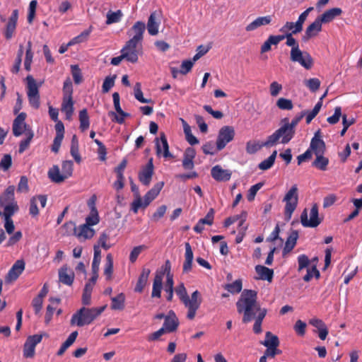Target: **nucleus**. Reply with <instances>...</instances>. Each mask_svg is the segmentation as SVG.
<instances>
[{"label": "nucleus", "instance_id": "obj_1", "mask_svg": "<svg viewBox=\"0 0 362 362\" xmlns=\"http://www.w3.org/2000/svg\"><path fill=\"white\" fill-rule=\"evenodd\" d=\"M257 293L254 290L245 289L236 303L239 313H243V322L245 323L255 319L256 313H260L262 308L257 302Z\"/></svg>", "mask_w": 362, "mask_h": 362}, {"label": "nucleus", "instance_id": "obj_2", "mask_svg": "<svg viewBox=\"0 0 362 362\" xmlns=\"http://www.w3.org/2000/svg\"><path fill=\"white\" fill-rule=\"evenodd\" d=\"M283 37V40L286 39V45L291 47L290 52V59L293 62H298L305 69H310L313 66V59L310 54L306 52H302L299 48V45L296 40L293 37L292 33L287 35H279Z\"/></svg>", "mask_w": 362, "mask_h": 362}, {"label": "nucleus", "instance_id": "obj_3", "mask_svg": "<svg viewBox=\"0 0 362 362\" xmlns=\"http://www.w3.org/2000/svg\"><path fill=\"white\" fill-rule=\"evenodd\" d=\"M175 291L187 309V318L190 320H193L202 303L199 292L198 291H194L189 298L183 283L178 285L175 288Z\"/></svg>", "mask_w": 362, "mask_h": 362}, {"label": "nucleus", "instance_id": "obj_4", "mask_svg": "<svg viewBox=\"0 0 362 362\" xmlns=\"http://www.w3.org/2000/svg\"><path fill=\"white\" fill-rule=\"evenodd\" d=\"M106 306L88 308L83 307L74 313L71 319V325L83 327L90 325L104 311Z\"/></svg>", "mask_w": 362, "mask_h": 362}, {"label": "nucleus", "instance_id": "obj_5", "mask_svg": "<svg viewBox=\"0 0 362 362\" xmlns=\"http://www.w3.org/2000/svg\"><path fill=\"white\" fill-rule=\"evenodd\" d=\"M14 192L15 187L10 185L0 195V208L4 209V214H15L18 210Z\"/></svg>", "mask_w": 362, "mask_h": 362}, {"label": "nucleus", "instance_id": "obj_6", "mask_svg": "<svg viewBox=\"0 0 362 362\" xmlns=\"http://www.w3.org/2000/svg\"><path fill=\"white\" fill-rule=\"evenodd\" d=\"M294 136V134L284 124L272 134L269 136L265 141V145L273 146L278 142L288 144Z\"/></svg>", "mask_w": 362, "mask_h": 362}, {"label": "nucleus", "instance_id": "obj_7", "mask_svg": "<svg viewBox=\"0 0 362 362\" xmlns=\"http://www.w3.org/2000/svg\"><path fill=\"white\" fill-rule=\"evenodd\" d=\"M298 201V187L293 185L291 189L286 192L283 199V202L286 203L284 209L285 219L289 221L293 211L296 210Z\"/></svg>", "mask_w": 362, "mask_h": 362}, {"label": "nucleus", "instance_id": "obj_8", "mask_svg": "<svg viewBox=\"0 0 362 362\" xmlns=\"http://www.w3.org/2000/svg\"><path fill=\"white\" fill-rule=\"evenodd\" d=\"M27 95L31 107L38 109L40 105L39 86L34 78L29 75L26 77Z\"/></svg>", "mask_w": 362, "mask_h": 362}, {"label": "nucleus", "instance_id": "obj_9", "mask_svg": "<svg viewBox=\"0 0 362 362\" xmlns=\"http://www.w3.org/2000/svg\"><path fill=\"white\" fill-rule=\"evenodd\" d=\"M64 227L65 228H69L71 230H74V235L80 241L91 239L95 235V230L91 227L86 224H82L78 227H76L74 223L69 222L65 223Z\"/></svg>", "mask_w": 362, "mask_h": 362}, {"label": "nucleus", "instance_id": "obj_10", "mask_svg": "<svg viewBox=\"0 0 362 362\" xmlns=\"http://www.w3.org/2000/svg\"><path fill=\"white\" fill-rule=\"evenodd\" d=\"M235 136L234 128L231 126H224L221 127L218 132L216 139V149L221 151L230 142Z\"/></svg>", "mask_w": 362, "mask_h": 362}, {"label": "nucleus", "instance_id": "obj_11", "mask_svg": "<svg viewBox=\"0 0 362 362\" xmlns=\"http://www.w3.org/2000/svg\"><path fill=\"white\" fill-rule=\"evenodd\" d=\"M141 47V45L129 40L121 49V53L125 57V60L134 64L139 59V52Z\"/></svg>", "mask_w": 362, "mask_h": 362}, {"label": "nucleus", "instance_id": "obj_12", "mask_svg": "<svg viewBox=\"0 0 362 362\" xmlns=\"http://www.w3.org/2000/svg\"><path fill=\"white\" fill-rule=\"evenodd\" d=\"M42 334L28 336L23 345V356L25 358H32L35 355V347L41 342Z\"/></svg>", "mask_w": 362, "mask_h": 362}, {"label": "nucleus", "instance_id": "obj_13", "mask_svg": "<svg viewBox=\"0 0 362 362\" xmlns=\"http://www.w3.org/2000/svg\"><path fill=\"white\" fill-rule=\"evenodd\" d=\"M300 222L304 227L315 228L321 223L318 217V207L314 204L310 211V219L308 218L307 210L305 209L300 215Z\"/></svg>", "mask_w": 362, "mask_h": 362}, {"label": "nucleus", "instance_id": "obj_14", "mask_svg": "<svg viewBox=\"0 0 362 362\" xmlns=\"http://www.w3.org/2000/svg\"><path fill=\"white\" fill-rule=\"evenodd\" d=\"M26 114L21 112L14 119L13 122V134L15 136H19L23 133L26 134V132L31 129L25 123Z\"/></svg>", "mask_w": 362, "mask_h": 362}, {"label": "nucleus", "instance_id": "obj_15", "mask_svg": "<svg viewBox=\"0 0 362 362\" xmlns=\"http://www.w3.org/2000/svg\"><path fill=\"white\" fill-rule=\"evenodd\" d=\"M153 175V158H150L147 164L142 167L139 173V180L145 186H148L151 182Z\"/></svg>", "mask_w": 362, "mask_h": 362}, {"label": "nucleus", "instance_id": "obj_16", "mask_svg": "<svg viewBox=\"0 0 362 362\" xmlns=\"http://www.w3.org/2000/svg\"><path fill=\"white\" fill-rule=\"evenodd\" d=\"M156 149L158 156H163L164 158H173L169 151V146L165 135L163 133L160 138L156 139Z\"/></svg>", "mask_w": 362, "mask_h": 362}, {"label": "nucleus", "instance_id": "obj_17", "mask_svg": "<svg viewBox=\"0 0 362 362\" xmlns=\"http://www.w3.org/2000/svg\"><path fill=\"white\" fill-rule=\"evenodd\" d=\"M25 269V262L23 259L17 260L9 269L6 276V282L16 281Z\"/></svg>", "mask_w": 362, "mask_h": 362}, {"label": "nucleus", "instance_id": "obj_18", "mask_svg": "<svg viewBox=\"0 0 362 362\" xmlns=\"http://www.w3.org/2000/svg\"><path fill=\"white\" fill-rule=\"evenodd\" d=\"M211 177L218 182L228 181L232 175V172L229 170H225L221 166L216 165L211 170Z\"/></svg>", "mask_w": 362, "mask_h": 362}, {"label": "nucleus", "instance_id": "obj_19", "mask_svg": "<svg viewBox=\"0 0 362 362\" xmlns=\"http://www.w3.org/2000/svg\"><path fill=\"white\" fill-rule=\"evenodd\" d=\"M309 149H310L311 152L313 151L315 155L324 153L325 144L321 139L320 131L315 133L314 136L311 139Z\"/></svg>", "mask_w": 362, "mask_h": 362}, {"label": "nucleus", "instance_id": "obj_20", "mask_svg": "<svg viewBox=\"0 0 362 362\" xmlns=\"http://www.w3.org/2000/svg\"><path fill=\"white\" fill-rule=\"evenodd\" d=\"M18 19V11L15 9L13 11L6 25L4 36L7 40L12 38L16 28Z\"/></svg>", "mask_w": 362, "mask_h": 362}, {"label": "nucleus", "instance_id": "obj_21", "mask_svg": "<svg viewBox=\"0 0 362 362\" xmlns=\"http://www.w3.org/2000/svg\"><path fill=\"white\" fill-rule=\"evenodd\" d=\"M272 21V16L268 15L264 16H259L250 23L247 25L245 27V30L247 32L254 31L262 26L269 25Z\"/></svg>", "mask_w": 362, "mask_h": 362}, {"label": "nucleus", "instance_id": "obj_22", "mask_svg": "<svg viewBox=\"0 0 362 362\" xmlns=\"http://www.w3.org/2000/svg\"><path fill=\"white\" fill-rule=\"evenodd\" d=\"M59 280L65 285H72L74 280V272L67 265H64L59 269Z\"/></svg>", "mask_w": 362, "mask_h": 362}, {"label": "nucleus", "instance_id": "obj_23", "mask_svg": "<svg viewBox=\"0 0 362 362\" xmlns=\"http://www.w3.org/2000/svg\"><path fill=\"white\" fill-rule=\"evenodd\" d=\"M179 321L175 313L170 310L165 317L163 328L166 332H173L177 329Z\"/></svg>", "mask_w": 362, "mask_h": 362}, {"label": "nucleus", "instance_id": "obj_24", "mask_svg": "<svg viewBox=\"0 0 362 362\" xmlns=\"http://www.w3.org/2000/svg\"><path fill=\"white\" fill-rule=\"evenodd\" d=\"M145 30H146V25L144 22H142V21L136 22L131 29V31L133 32L134 35L129 40H133L134 42L141 45Z\"/></svg>", "mask_w": 362, "mask_h": 362}, {"label": "nucleus", "instance_id": "obj_25", "mask_svg": "<svg viewBox=\"0 0 362 362\" xmlns=\"http://www.w3.org/2000/svg\"><path fill=\"white\" fill-rule=\"evenodd\" d=\"M322 22L317 17L313 23H312L307 28L305 32V35L303 37L304 41H307L310 38L316 36L322 30Z\"/></svg>", "mask_w": 362, "mask_h": 362}, {"label": "nucleus", "instance_id": "obj_26", "mask_svg": "<svg viewBox=\"0 0 362 362\" xmlns=\"http://www.w3.org/2000/svg\"><path fill=\"white\" fill-rule=\"evenodd\" d=\"M164 272H159L156 274L154 277L153 288L151 292L152 298H160L161 296V290L163 287V279Z\"/></svg>", "mask_w": 362, "mask_h": 362}, {"label": "nucleus", "instance_id": "obj_27", "mask_svg": "<svg viewBox=\"0 0 362 362\" xmlns=\"http://www.w3.org/2000/svg\"><path fill=\"white\" fill-rule=\"evenodd\" d=\"M160 21L158 18L156 12H153L148 17L146 28L149 35H156L158 33V29L160 26Z\"/></svg>", "mask_w": 362, "mask_h": 362}, {"label": "nucleus", "instance_id": "obj_28", "mask_svg": "<svg viewBox=\"0 0 362 362\" xmlns=\"http://www.w3.org/2000/svg\"><path fill=\"white\" fill-rule=\"evenodd\" d=\"M185 262L183 264V272L187 273L191 271L192 267V262L194 259V255L192 247L189 243H185Z\"/></svg>", "mask_w": 362, "mask_h": 362}, {"label": "nucleus", "instance_id": "obj_29", "mask_svg": "<svg viewBox=\"0 0 362 362\" xmlns=\"http://www.w3.org/2000/svg\"><path fill=\"white\" fill-rule=\"evenodd\" d=\"M112 98L115 110L119 115V116L115 115V120L117 123L122 124L124 121V117H128L129 114L122 110L119 104V95L117 92H115L112 94Z\"/></svg>", "mask_w": 362, "mask_h": 362}, {"label": "nucleus", "instance_id": "obj_30", "mask_svg": "<svg viewBox=\"0 0 362 362\" xmlns=\"http://www.w3.org/2000/svg\"><path fill=\"white\" fill-rule=\"evenodd\" d=\"M150 273L151 270L149 269L144 268L142 269L134 289L136 292L141 293L143 291L147 284Z\"/></svg>", "mask_w": 362, "mask_h": 362}, {"label": "nucleus", "instance_id": "obj_31", "mask_svg": "<svg viewBox=\"0 0 362 362\" xmlns=\"http://www.w3.org/2000/svg\"><path fill=\"white\" fill-rule=\"evenodd\" d=\"M62 112L65 113L66 119H71L74 113V101L72 98H63Z\"/></svg>", "mask_w": 362, "mask_h": 362}, {"label": "nucleus", "instance_id": "obj_32", "mask_svg": "<svg viewBox=\"0 0 362 362\" xmlns=\"http://www.w3.org/2000/svg\"><path fill=\"white\" fill-rule=\"evenodd\" d=\"M283 40V37L278 35H270L267 40L261 46V53H265L271 49L272 45H277Z\"/></svg>", "mask_w": 362, "mask_h": 362}, {"label": "nucleus", "instance_id": "obj_33", "mask_svg": "<svg viewBox=\"0 0 362 362\" xmlns=\"http://www.w3.org/2000/svg\"><path fill=\"white\" fill-rule=\"evenodd\" d=\"M342 11L339 8H333L326 11L321 16L318 18L322 23H326L332 21L335 17L340 16Z\"/></svg>", "mask_w": 362, "mask_h": 362}, {"label": "nucleus", "instance_id": "obj_34", "mask_svg": "<svg viewBox=\"0 0 362 362\" xmlns=\"http://www.w3.org/2000/svg\"><path fill=\"white\" fill-rule=\"evenodd\" d=\"M174 281L173 276L170 272H168L166 276V281L164 286V291L167 293L166 299L168 301H171L173 297V291H174Z\"/></svg>", "mask_w": 362, "mask_h": 362}, {"label": "nucleus", "instance_id": "obj_35", "mask_svg": "<svg viewBox=\"0 0 362 362\" xmlns=\"http://www.w3.org/2000/svg\"><path fill=\"white\" fill-rule=\"evenodd\" d=\"M47 175L51 181L55 183H61L66 180L63 174L60 173V170L58 165H53L48 170Z\"/></svg>", "mask_w": 362, "mask_h": 362}, {"label": "nucleus", "instance_id": "obj_36", "mask_svg": "<svg viewBox=\"0 0 362 362\" xmlns=\"http://www.w3.org/2000/svg\"><path fill=\"white\" fill-rule=\"evenodd\" d=\"M255 271L260 279L272 281L274 275L272 269L262 265H257L255 267Z\"/></svg>", "mask_w": 362, "mask_h": 362}, {"label": "nucleus", "instance_id": "obj_37", "mask_svg": "<svg viewBox=\"0 0 362 362\" xmlns=\"http://www.w3.org/2000/svg\"><path fill=\"white\" fill-rule=\"evenodd\" d=\"M180 120L182 122L183 127V131L185 134L186 140L190 145H195L199 144V140L192 134L191 127L187 122L182 118Z\"/></svg>", "mask_w": 362, "mask_h": 362}, {"label": "nucleus", "instance_id": "obj_38", "mask_svg": "<svg viewBox=\"0 0 362 362\" xmlns=\"http://www.w3.org/2000/svg\"><path fill=\"white\" fill-rule=\"evenodd\" d=\"M70 153L77 163L81 162V157L79 153L78 140L76 135H74L71 139Z\"/></svg>", "mask_w": 362, "mask_h": 362}, {"label": "nucleus", "instance_id": "obj_39", "mask_svg": "<svg viewBox=\"0 0 362 362\" xmlns=\"http://www.w3.org/2000/svg\"><path fill=\"white\" fill-rule=\"evenodd\" d=\"M298 238V233L297 231L293 230L291 232V233L288 237L286 242L285 243V246L284 248V253H288L291 252L293 247H295L297 239Z\"/></svg>", "mask_w": 362, "mask_h": 362}, {"label": "nucleus", "instance_id": "obj_40", "mask_svg": "<svg viewBox=\"0 0 362 362\" xmlns=\"http://www.w3.org/2000/svg\"><path fill=\"white\" fill-rule=\"evenodd\" d=\"M111 308L115 310H121L124 308L125 296L123 293H119L117 296L111 298Z\"/></svg>", "mask_w": 362, "mask_h": 362}, {"label": "nucleus", "instance_id": "obj_41", "mask_svg": "<svg viewBox=\"0 0 362 362\" xmlns=\"http://www.w3.org/2000/svg\"><path fill=\"white\" fill-rule=\"evenodd\" d=\"M95 284L88 281L84 287L83 296H82V303L85 305H88L91 303V293L93 291V288Z\"/></svg>", "mask_w": 362, "mask_h": 362}, {"label": "nucleus", "instance_id": "obj_42", "mask_svg": "<svg viewBox=\"0 0 362 362\" xmlns=\"http://www.w3.org/2000/svg\"><path fill=\"white\" fill-rule=\"evenodd\" d=\"M78 118L80 122V129L82 132L86 131L90 126L89 116L86 109H83L79 112Z\"/></svg>", "mask_w": 362, "mask_h": 362}, {"label": "nucleus", "instance_id": "obj_43", "mask_svg": "<svg viewBox=\"0 0 362 362\" xmlns=\"http://www.w3.org/2000/svg\"><path fill=\"white\" fill-rule=\"evenodd\" d=\"M266 347H278L279 345V340L277 336L274 335L270 332H267L265 334V339L261 343Z\"/></svg>", "mask_w": 362, "mask_h": 362}, {"label": "nucleus", "instance_id": "obj_44", "mask_svg": "<svg viewBox=\"0 0 362 362\" xmlns=\"http://www.w3.org/2000/svg\"><path fill=\"white\" fill-rule=\"evenodd\" d=\"M262 147H271V145H265V141L259 143L258 141H250L246 144V151L250 154H254Z\"/></svg>", "mask_w": 362, "mask_h": 362}, {"label": "nucleus", "instance_id": "obj_45", "mask_svg": "<svg viewBox=\"0 0 362 362\" xmlns=\"http://www.w3.org/2000/svg\"><path fill=\"white\" fill-rule=\"evenodd\" d=\"M92 26H90L89 28L83 30L81 34L71 39L69 41V45H74L86 42L88 39V37L92 32Z\"/></svg>", "mask_w": 362, "mask_h": 362}, {"label": "nucleus", "instance_id": "obj_46", "mask_svg": "<svg viewBox=\"0 0 362 362\" xmlns=\"http://www.w3.org/2000/svg\"><path fill=\"white\" fill-rule=\"evenodd\" d=\"M316 158L313 163V165L321 170H325L329 163V159L323 156V154L315 155Z\"/></svg>", "mask_w": 362, "mask_h": 362}, {"label": "nucleus", "instance_id": "obj_47", "mask_svg": "<svg viewBox=\"0 0 362 362\" xmlns=\"http://www.w3.org/2000/svg\"><path fill=\"white\" fill-rule=\"evenodd\" d=\"M277 151H274L273 153L267 159L264 160L259 164V168L262 170H267L271 168L274 163Z\"/></svg>", "mask_w": 362, "mask_h": 362}, {"label": "nucleus", "instance_id": "obj_48", "mask_svg": "<svg viewBox=\"0 0 362 362\" xmlns=\"http://www.w3.org/2000/svg\"><path fill=\"white\" fill-rule=\"evenodd\" d=\"M267 309L262 310L260 313H258L255 317V322L253 326V331L255 333L259 334L262 332V323L267 315Z\"/></svg>", "mask_w": 362, "mask_h": 362}, {"label": "nucleus", "instance_id": "obj_49", "mask_svg": "<svg viewBox=\"0 0 362 362\" xmlns=\"http://www.w3.org/2000/svg\"><path fill=\"white\" fill-rule=\"evenodd\" d=\"M26 139L21 141L19 144L18 152L20 153H23L30 146V144L34 136V133L32 129H29L26 132Z\"/></svg>", "mask_w": 362, "mask_h": 362}, {"label": "nucleus", "instance_id": "obj_50", "mask_svg": "<svg viewBox=\"0 0 362 362\" xmlns=\"http://www.w3.org/2000/svg\"><path fill=\"white\" fill-rule=\"evenodd\" d=\"M33 58V52H32V43L30 41L28 42L26 49L25 58L24 61L25 69L29 71L31 69V64Z\"/></svg>", "mask_w": 362, "mask_h": 362}, {"label": "nucleus", "instance_id": "obj_51", "mask_svg": "<svg viewBox=\"0 0 362 362\" xmlns=\"http://www.w3.org/2000/svg\"><path fill=\"white\" fill-rule=\"evenodd\" d=\"M313 10V7H309L299 16L297 21L295 23L296 27L295 32H301V30H303V25L304 22L305 21L310 12L312 11Z\"/></svg>", "mask_w": 362, "mask_h": 362}, {"label": "nucleus", "instance_id": "obj_52", "mask_svg": "<svg viewBox=\"0 0 362 362\" xmlns=\"http://www.w3.org/2000/svg\"><path fill=\"white\" fill-rule=\"evenodd\" d=\"M99 216L98 211L93 206L91 209L90 214L86 218V223L84 224L91 227L99 223Z\"/></svg>", "mask_w": 362, "mask_h": 362}, {"label": "nucleus", "instance_id": "obj_53", "mask_svg": "<svg viewBox=\"0 0 362 362\" xmlns=\"http://www.w3.org/2000/svg\"><path fill=\"white\" fill-rule=\"evenodd\" d=\"M243 287L242 281L237 279L231 284H226L224 288L230 293H238L241 291Z\"/></svg>", "mask_w": 362, "mask_h": 362}, {"label": "nucleus", "instance_id": "obj_54", "mask_svg": "<svg viewBox=\"0 0 362 362\" xmlns=\"http://www.w3.org/2000/svg\"><path fill=\"white\" fill-rule=\"evenodd\" d=\"M74 163L71 160H64L62 164V173L67 179L72 175Z\"/></svg>", "mask_w": 362, "mask_h": 362}, {"label": "nucleus", "instance_id": "obj_55", "mask_svg": "<svg viewBox=\"0 0 362 362\" xmlns=\"http://www.w3.org/2000/svg\"><path fill=\"white\" fill-rule=\"evenodd\" d=\"M14 214H4V228L7 233L11 234L13 233L15 226L13 224V221L11 219V216Z\"/></svg>", "mask_w": 362, "mask_h": 362}, {"label": "nucleus", "instance_id": "obj_56", "mask_svg": "<svg viewBox=\"0 0 362 362\" xmlns=\"http://www.w3.org/2000/svg\"><path fill=\"white\" fill-rule=\"evenodd\" d=\"M276 106L282 110H291L293 107V103L291 100L284 98H280L277 100Z\"/></svg>", "mask_w": 362, "mask_h": 362}, {"label": "nucleus", "instance_id": "obj_57", "mask_svg": "<svg viewBox=\"0 0 362 362\" xmlns=\"http://www.w3.org/2000/svg\"><path fill=\"white\" fill-rule=\"evenodd\" d=\"M134 95L135 98L142 103H148L151 102V100H148L144 98L140 83H136L135 84L134 88Z\"/></svg>", "mask_w": 362, "mask_h": 362}, {"label": "nucleus", "instance_id": "obj_58", "mask_svg": "<svg viewBox=\"0 0 362 362\" xmlns=\"http://www.w3.org/2000/svg\"><path fill=\"white\" fill-rule=\"evenodd\" d=\"M115 78V75L112 76H109L105 77L102 86V90L103 93L109 92V90L114 86Z\"/></svg>", "mask_w": 362, "mask_h": 362}, {"label": "nucleus", "instance_id": "obj_59", "mask_svg": "<svg viewBox=\"0 0 362 362\" xmlns=\"http://www.w3.org/2000/svg\"><path fill=\"white\" fill-rule=\"evenodd\" d=\"M71 69L74 83L76 84L81 83L83 81V77L79 66L78 65H71Z\"/></svg>", "mask_w": 362, "mask_h": 362}, {"label": "nucleus", "instance_id": "obj_60", "mask_svg": "<svg viewBox=\"0 0 362 362\" xmlns=\"http://www.w3.org/2000/svg\"><path fill=\"white\" fill-rule=\"evenodd\" d=\"M146 249V246L144 245H139L136 247H134L132 250L130 252L129 255V261L132 263H134L136 261L139 255L141 254V252Z\"/></svg>", "mask_w": 362, "mask_h": 362}, {"label": "nucleus", "instance_id": "obj_61", "mask_svg": "<svg viewBox=\"0 0 362 362\" xmlns=\"http://www.w3.org/2000/svg\"><path fill=\"white\" fill-rule=\"evenodd\" d=\"M164 186L163 182H157L153 188H151L149 191L147 192V194L151 198V199H155L156 197L159 194L162 188Z\"/></svg>", "mask_w": 362, "mask_h": 362}, {"label": "nucleus", "instance_id": "obj_62", "mask_svg": "<svg viewBox=\"0 0 362 362\" xmlns=\"http://www.w3.org/2000/svg\"><path fill=\"white\" fill-rule=\"evenodd\" d=\"M73 88L72 82L69 78H66L64 82L63 86V98H72Z\"/></svg>", "mask_w": 362, "mask_h": 362}, {"label": "nucleus", "instance_id": "obj_63", "mask_svg": "<svg viewBox=\"0 0 362 362\" xmlns=\"http://www.w3.org/2000/svg\"><path fill=\"white\" fill-rule=\"evenodd\" d=\"M296 23L293 22H286L280 29L279 31L283 33L284 35H287L289 33L296 34L299 32H295L296 30Z\"/></svg>", "mask_w": 362, "mask_h": 362}, {"label": "nucleus", "instance_id": "obj_64", "mask_svg": "<svg viewBox=\"0 0 362 362\" xmlns=\"http://www.w3.org/2000/svg\"><path fill=\"white\" fill-rule=\"evenodd\" d=\"M122 16V12L119 10H118L115 12H109L107 14L106 23L112 24L114 23H117L120 21Z\"/></svg>", "mask_w": 362, "mask_h": 362}]
</instances>
